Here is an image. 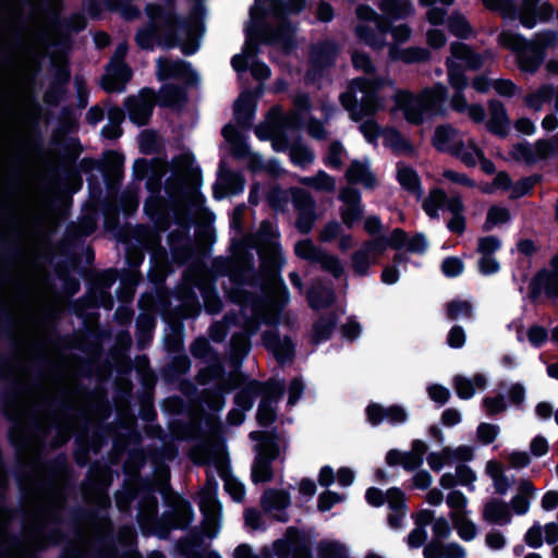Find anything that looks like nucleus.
<instances>
[{
  "label": "nucleus",
  "mask_w": 558,
  "mask_h": 558,
  "mask_svg": "<svg viewBox=\"0 0 558 558\" xmlns=\"http://www.w3.org/2000/svg\"><path fill=\"white\" fill-rule=\"evenodd\" d=\"M387 88L393 92L395 109L401 110L411 123H420L425 116H439L444 112L447 93L442 85L413 96L408 90H397L395 83L387 77L353 80L348 90L340 95V101L350 112L351 119L359 121L384 109L386 96L383 92Z\"/></svg>",
  "instance_id": "nucleus-1"
},
{
  "label": "nucleus",
  "mask_w": 558,
  "mask_h": 558,
  "mask_svg": "<svg viewBox=\"0 0 558 558\" xmlns=\"http://www.w3.org/2000/svg\"><path fill=\"white\" fill-rule=\"evenodd\" d=\"M148 23L138 29L135 40L142 49L155 46L166 48L179 45L185 54L198 48V26L196 23L181 22L170 11H162L156 5L147 7Z\"/></svg>",
  "instance_id": "nucleus-2"
},
{
  "label": "nucleus",
  "mask_w": 558,
  "mask_h": 558,
  "mask_svg": "<svg viewBox=\"0 0 558 558\" xmlns=\"http://www.w3.org/2000/svg\"><path fill=\"white\" fill-rule=\"evenodd\" d=\"M283 389L284 385L280 381H269L265 385L252 383L245 391L236 396L235 401L243 410H248L253 405L251 397L262 395L263 399L258 408L257 420L262 425H269L276 418L274 403L280 399Z\"/></svg>",
  "instance_id": "nucleus-3"
},
{
  "label": "nucleus",
  "mask_w": 558,
  "mask_h": 558,
  "mask_svg": "<svg viewBox=\"0 0 558 558\" xmlns=\"http://www.w3.org/2000/svg\"><path fill=\"white\" fill-rule=\"evenodd\" d=\"M356 15L360 20L355 27L357 37L373 49L384 48L388 32L384 19L367 5L357 7Z\"/></svg>",
  "instance_id": "nucleus-4"
},
{
  "label": "nucleus",
  "mask_w": 558,
  "mask_h": 558,
  "mask_svg": "<svg viewBox=\"0 0 558 558\" xmlns=\"http://www.w3.org/2000/svg\"><path fill=\"white\" fill-rule=\"evenodd\" d=\"M551 269L543 267L531 278L527 290L529 298L536 302L542 294L547 299H558V252L550 258Z\"/></svg>",
  "instance_id": "nucleus-5"
},
{
  "label": "nucleus",
  "mask_w": 558,
  "mask_h": 558,
  "mask_svg": "<svg viewBox=\"0 0 558 558\" xmlns=\"http://www.w3.org/2000/svg\"><path fill=\"white\" fill-rule=\"evenodd\" d=\"M277 111L274 109L271 116L255 129V133L260 140H270L275 150L282 151L287 149L288 144L282 135V126L298 128V114L295 112L287 116L284 119L274 117Z\"/></svg>",
  "instance_id": "nucleus-6"
},
{
  "label": "nucleus",
  "mask_w": 558,
  "mask_h": 558,
  "mask_svg": "<svg viewBox=\"0 0 558 558\" xmlns=\"http://www.w3.org/2000/svg\"><path fill=\"white\" fill-rule=\"evenodd\" d=\"M155 105V94L153 90H143L137 96L129 97L125 107L131 121L138 125L147 123Z\"/></svg>",
  "instance_id": "nucleus-7"
},
{
  "label": "nucleus",
  "mask_w": 558,
  "mask_h": 558,
  "mask_svg": "<svg viewBox=\"0 0 558 558\" xmlns=\"http://www.w3.org/2000/svg\"><path fill=\"white\" fill-rule=\"evenodd\" d=\"M433 541L424 548L425 558H451L450 545H444L442 539L450 535V526L446 519H436L433 523Z\"/></svg>",
  "instance_id": "nucleus-8"
},
{
  "label": "nucleus",
  "mask_w": 558,
  "mask_h": 558,
  "mask_svg": "<svg viewBox=\"0 0 558 558\" xmlns=\"http://www.w3.org/2000/svg\"><path fill=\"white\" fill-rule=\"evenodd\" d=\"M339 197L343 203L340 209L341 219L347 227L351 228L361 219L364 213V207L361 204V194L355 189L344 187L340 191Z\"/></svg>",
  "instance_id": "nucleus-9"
},
{
  "label": "nucleus",
  "mask_w": 558,
  "mask_h": 558,
  "mask_svg": "<svg viewBox=\"0 0 558 558\" xmlns=\"http://www.w3.org/2000/svg\"><path fill=\"white\" fill-rule=\"evenodd\" d=\"M255 245L262 257H267L274 263L278 262L280 256L277 241V230L270 222H262L256 234Z\"/></svg>",
  "instance_id": "nucleus-10"
},
{
  "label": "nucleus",
  "mask_w": 558,
  "mask_h": 558,
  "mask_svg": "<svg viewBox=\"0 0 558 558\" xmlns=\"http://www.w3.org/2000/svg\"><path fill=\"white\" fill-rule=\"evenodd\" d=\"M345 179L349 183L361 184L368 190L376 187L378 183L368 159L352 160L345 171Z\"/></svg>",
  "instance_id": "nucleus-11"
},
{
  "label": "nucleus",
  "mask_w": 558,
  "mask_h": 558,
  "mask_svg": "<svg viewBox=\"0 0 558 558\" xmlns=\"http://www.w3.org/2000/svg\"><path fill=\"white\" fill-rule=\"evenodd\" d=\"M131 78V70L124 62H110L102 77V87L107 92H123Z\"/></svg>",
  "instance_id": "nucleus-12"
},
{
  "label": "nucleus",
  "mask_w": 558,
  "mask_h": 558,
  "mask_svg": "<svg viewBox=\"0 0 558 558\" xmlns=\"http://www.w3.org/2000/svg\"><path fill=\"white\" fill-rule=\"evenodd\" d=\"M489 120L487 122V130L501 138L509 134L510 120L504 104L499 100L489 101Z\"/></svg>",
  "instance_id": "nucleus-13"
},
{
  "label": "nucleus",
  "mask_w": 558,
  "mask_h": 558,
  "mask_svg": "<svg viewBox=\"0 0 558 558\" xmlns=\"http://www.w3.org/2000/svg\"><path fill=\"white\" fill-rule=\"evenodd\" d=\"M483 518L489 523L506 525L512 518L510 506L501 499L492 498L484 506Z\"/></svg>",
  "instance_id": "nucleus-14"
},
{
  "label": "nucleus",
  "mask_w": 558,
  "mask_h": 558,
  "mask_svg": "<svg viewBox=\"0 0 558 558\" xmlns=\"http://www.w3.org/2000/svg\"><path fill=\"white\" fill-rule=\"evenodd\" d=\"M487 378L482 373H476L472 378L456 375V396L462 400H469L475 395V390H485Z\"/></svg>",
  "instance_id": "nucleus-15"
},
{
  "label": "nucleus",
  "mask_w": 558,
  "mask_h": 558,
  "mask_svg": "<svg viewBox=\"0 0 558 558\" xmlns=\"http://www.w3.org/2000/svg\"><path fill=\"white\" fill-rule=\"evenodd\" d=\"M515 56L519 69L530 74L536 73L545 60L544 50L531 43L530 48L521 50Z\"/></svg>",
  "instance_id": "nucleus-16"
},
{
  "label": "nucleus",
  "mask_w": 558,
  "mask_h": 558,
  "mask_svg": "<svg viewBox=\"0 0 558 558\" xmlns=\"http://www.w3.org/2000/svg\"><path fill=\"white\" fill-rule=\"evenodd\" d=\"M456 61H459L463 70L477 71L484 65L485 58L482 53L475 51L472 46L456 41Z\"/></svg>",
  "instance_id": "nucleus-17"
},
{
  "label": "nucleus",
  "mask_w": 558,
  "mask_h": 558,
  "mask_svg": "<svg viewBox=\"0 0 558 558\" xmlns=\"http://www.w3.org/2000/svg\"><path fill=\"white\" fill-rule=\"evenodd\" d=\"M199 507L206 518V533L208 536L214 537L217 531L210 530V526L216 524V520L219 512V506L211 490L202 492L199 496Z\"/></svg>",
  "instance_id": "nucleus-18"
},
{
  "label": "nucleus",
  "mask_w": 558,
  "mask_h": 558,
  "mask_svg": "<svg viewBox=\"0 0 558 558\" xmlns=\"http://www.w3.org/2000/svg\"><path fill=\"white\" fill-rule=\"evenodd\" d=\"M266 40L284 50H289L295 44L294 27L286 21H280L277 29L266 34Z\"/></svg>",
  "instance_id": "nucleus-19"
},
{
  "label": "nucleus",
  "mask_w": 558,
  "mask_h": 558,
  "mask_svg": "<svg viewBox=\"0 0 558 558\" xmlns=\"http://www.w3.org/2000/svg\"><path fill=\"white\" fill-rule=\"evenodd\" d=\"M264 342L280 362L287 361L293 353V343L288 338L281 340L272 332H267L264 335Z\"/></svg>",
  "instance_id": "nucleus-20"
},
{
  "label": "nucleus",
  "mask_w": 558,
  "mask_h": 558,
  "mask_svg": "<svg viewBox=\"0 0 558 558\" xmlns=\"http://www.w3.org/2000/svg\"><path fill=\"white\" fill-rule=\"evenodd\" d=\"M389 57L391 60H400L405 63L423 62L429 58V52L424 48L409 47L399 49L397 46L389 47Z\"/></svg>",
  "instance_id": "nucleus-21"
},
{
  "label": "nucleus",
  "mask_w": 558,
  "mask_h": 558,
  "mask_svg": "<svg viewBox=\"0 0 558 558\" xmlns=\"http://www.w3.org/2000/svg\"><path fill=\"white\" fill-rule=\"evenodd\" d=\"M189 73V64L183 61L159 59L157 61V75L159 80L183 77Z\"/></svg>",
  "instance_id": "nucleus-22"
},
{
  "label": "nucleus",
  "mask_w": 558,
  "mask_h": 558,
  "mask_svg": "<svg viewBox=\"0 0 558 558\" xmlns=\"http://www.w3.org/2000/svg\"><path fill=\"white\" fill-rule=\"evenodd\" d=\"M423 208L429 217H436L439 210L452 209V204L442 190L434 189L424 201Z\"/></svg>",
  "instance_id": "nucleus-23"
},
{
  "label": "nucleus",
  "mask_w": 558,
  "mask_h": 558,
  "mask_svg": "<svg viewBox=\"0 0 558 558\" xmlns=\"http://www.w3.org/2000/svg\"><path fill=\"white\" fill-rule=\"evenodd\" d=\"M497 43L500 47L508 49L515 54L525 48H530V41L519 33L511 31H501L498 34Z\"/></svg>",
  "instance_id": "nucleus-24"
},
{
  "label": "nucleus",
  "mask_w": 558,
  "mask_h": 558,
  "mask_svg": "<svg viewBox=\"0 0 558 558\" xmlns=\"http://www.w3.org/2000/svg\"><path fill=\"white\" fill-rule=\"evenodd\" d=\"M511 220L510 210L500 205H492L486 214V219L482 226L484 232L492 231L495 227L508 223Z\"/></svg>",
  "instance_id": "nucleus-25"
},
{
  "label": "nucleus",
  "mask_w": 558,
  "mask_h": 558,
  "mask_svg": "<svg viewBox=\"0 0 558 558\" xmlns=\"http://www.w3.org/2000/svg\"><path fill=\"white\" fill-rule=\"evenodd\" d=\"M380 9L392 19H404L414 12L410 0H383Z\"/></svg>",
  "instance_id": "nucleus-26"
},
{
  "label": "nucleus",
  "mask_w": 558,
  "mask_h": 558,
  "mask_svg": "<svg viewBox=\"0 0 558 558\" xmlns=\"http://www.w3.org/2000/svg\"><path fill=\"white\" fill-rule=\"evenodd\" d=\"M427 451V446L422 440H414L412 448L408 452H403L402 466L407 471H413L417 469Z\"/></svg>",
  "instance_id": "nucleus-27"
},
{
  "label": "nucleus",
  "mask_w": 558,
  "mask_h": 558,
  "mask_svg": "<svg viewBox=\"0 0 558 558\" xmlns=\"http://www.w3.org/2000/svg\"><path fill=\"white\" fill-rule=\"evenodd\" d=\"M290 505V496L283 490H267L262 498V506L266 511L282 510Z\"/></svg>",
  "instance_id": "nucleus-28"
},
{
  "label": "nucleus",
  "mask_w": 558,
  "mask_h": 558,
  "mask_svg": "<svg viewBox=\"0 0 558 558\" xmlns=\"http://www.w3.org/2000/svg\"><path fill=\"white\" fill-rule=\"evenodd\" d=\"M337 48L332 43H324L313 48L311 59L317 66H328L333 62Z\"/></svg>",
  "instance_id": "nucleus-29"
},
{
  "label": "nucleus",
  "mask_w": 558,
  "mask_h": 558,
  "mask_svg": "<svg viewBox=\"0 0 558 558\" xmlns=\"http://www.w3.org/2000/svg\"><path fill=\"white\" fill-rule=\"evenodd\" d=\"M300 183L320 192H333L336 189L335 179L325 171H318L313 177L301 178Z\"/></svg>",
  "instance_id": "nucleus-30"
},
{
  "label": "nucleus",
  "mask_w": 558,
  "mask_h": 558,
  "mask_svg": "<svg viewBox=\"0 0 558 558\" xmlns=\"http://www.w3.org/2000/svg\"><path fill=\"white\" fill-rule=\"evenodd\" d=\"M307 298L312 307L323 308L332 304L335 293L331 289L318 284L312 287L308 291Z\"/></svg>",
  "instance_id": "nucleus-31"
},
{
  "label": "nucleus",
  "mask_w": 558,
  "mask_h": 558,
  "mask_svg": "<svg viewBox=\"0 0 558 558\" xmlns=\"http://www.w3.org/2000/svg\"><path fill=\"white\" fill-rule=\"evenodd\" d=\"M251 438L259 441L257 457H264L271 461L278 456V448L272 437L260 432H253Z\"/></svg>",
  "instance_id": "nucleus-32"
},
{
  "label": "nucleus",
  "mask_w": 558,
  "mask_h": 558,
  "mask_svg": "<svg viewBox=\"0 0 558 558\" xmlns=\"http://www.w3.org/2000/svg\"><path fill=\"white\" fill-rule=\"evenodd\" d=\"M542 180L541 174H532L530 177H523L515 183L512 182L510 199H519L530 194L536 183Z\"/></svg>",
  "instance_id": "nucleus-33"
},
{
  "label": "nucleus",
  "mask_w": 558,
  "mask_h": 558,
  "mask_svg": "<svg viewBox=\"0 0 558 558\" xmlns=\"http://www.w3.org/2000/svg\"><path fill=\"white\" fill-rule=\"evenodd\" d=\"M482 408L487 416L495 417L508 409L506 398L501 393L496 396H486L482 399Z\"/></svg>",
  "instance_id": "nucleus-34"
},
{
  "label": "nucleus",
  "mask_w": 558,
  "mask_h": 558,
  "mask_svg": "<svg viewBox=\"0 0 558 558\" xmlns=\"http://www.w3.org/2000/svg\"><path fill=\"white\" fill-rule=\"evenodd\" d=\"M482 3L487 10L498 12L504 17L515 19L518 13L514 0H482Z\"/></svg>",
  "instance_id": "nucleus-35"
},
{
  "label": "nucleus",
  "mask_w": 558,
  "mask_h": 558,
  "mask_svg": "<svg viewBox=\"0 0 558 558\" xmlns=\"http://www.w3.org/2000/svg\"><path fill=\"white\" fill-rule=\"evenodd\" d=\"M254 112L253 100L250 94H242L234 104V113L238 121L246 124L252 119Z\"/></svg>",
  "instance_id": "nucleus-36"
},
{
  "label": "nucleus",
  "mask_w": 558,
  "mask_h": 558,
  "mask_svg": "<svg viewBox=\"0 0 558 558\" xmlns=\"http://www.w3.org/2000/svg\"><path fill=\"white\" fill-rule=\"evenodd\" d=\"M537 160H546L558 154V132L550 138H539L534 144Z\"/></svg>",
  "instance_id": "nucleus-37"
},
{
  "label": "nucleus",
  "mask_w": 558,
  "mask_h": 558,
  "mask_svg": "<svg viewBox=\"0 0 558 558\" xmlns=\"http://www.w3.org/2000/svg\"><path fill=\"white\" fill-rule=\"evenodd\" d=\"M290 158L294 165L306 167L314 161L315 155L303 143H296L290 147Z\"/></svg>",
  "instance_id": "nucleus-38"
},
{
  "label": "nucleus",
  "mask_w": 558,
  "mask_h": 558,
  "mask_svg": "<svg viewBox=\"0 0 558 558\" xmlns=\"http://www.w3.org/2000/svg\"><path fill=\"white\" fill-rule=\"evenodd\" d=\"M383 136L385 145L392 148L396 153L411 151L409 142L397 130L388 129L383 132Z\"/></svg>",
  "instance_id": "nucleus-39"
},
{
  "label": "nucleus",
  "mask_w": 558,
  "mask_h": 558,
  "mask_svg": "<svg viewBox=\"0 0 558 558\" xmlns=\"http://www.w3.org/2000/svg\"><path fill=\"white\" fill-rule=\"evenodd\" d=\"M510 156L513 160H523L526 165L530 166L537 161L534 149L526 141L514 144L510 150Z\"/></svg>",
  "instance_id": "nucleus-40"
},
{
  "label": "nucleus",
  "mask_w": 558,
  "mask_h": 558,
  "mask_svg": "<svg viewBox=\"0 0 558 558\" xmlns=\"http://www.w3.org/2000/svg\"><path fill=\"white\" fill-rule=\"evenodd\" d=\"M500 433V427L492 423H480L476 428V439L483 446L493 444Z\"/></svg>",
  "instance_id": "nucleus-41"
},
{
  "label": "nucleus",
  "mask_w": 558,
  "mask_h": 558,
  "mask_svg": "<svg viewBox=\"0 0 558 558\" xmlns=\"http://www.w3.org/2000/svg\"><path fill=\"white\" fill-rule=\"evenodd\" d=\"M501 240L496 235H486L477 240V253L481 256H494L501 248Z\"/></svg>",
  "instance_id": "nucleus-42"
},
{
  "label": "nucleus",
  "mask_w": 558,
  "mask_h": 558,
  "mask_svg": "<svg viewBox=\"0 0 558 558\" xmlns=\"http://www.w3.org/2000/svg\"><path fill=\"white\" fill-rule=\"evenodd\" d=\"M294 251L300 258L315 263L323 250L315 246L311 240H303L295 244Z\"/></svg>",
  "instance_id": "nucleus-43"
},
{
  "label": "nucleus",
  "mask_w": 558,
  "mask_h": 558,
  "mask_svg": "<svg viewBox=\"0 0 558 558\" xmlns=\"http://www.w3.org/2000/svg\"><path fill=\"white\" fill-rule=\"evenodd\" d=\"M476 36V31L468 19L456 10V39L468 40Z\"/></svg>",
  "instance_id": "nucleus-44"
},
{
  "label": "nucleus",
  "mask_w": 558,
  "mask_h": 558,
  "mask_svg": "<svg viewBox=\"0 0 558 558\" xmlns=\"http://www.w3.org/2000/svg\"><path fill=\"white\" fill-rule=\"evenodd\" d=\"M345 154L347 151L342 143L335 141L329 145L328 153L325 157V162L330 167L340 168L342 166Z\"/></svg>",
  "instance_id": "nucleus-45"
},
{
  "label": "nucleus",
  "mask_w": 558,
  "mask_h": 558,
  "mask_svg": "<svg viewBox=\"0 0 558 558\" xmlns=\"http://www.w3.org/2000/svg\"><path fill=\"white\" fill-rule=\"evenodd\" d=\"M292 203L298 213L315 209L314 198L304 190L292 191Z\"/></svg>",
  "instance_id": "nucleus-46"
},
{
  "label": "nucleus",
  "mask_w": 558,
  "mask_h": 558,
  "mask_svg": "<svg viewBox=\"0 0 558 558\" xmlns=\"http://www.w3.org/2000/svg\"><path fill=\"white\" fill-rule=\"evenodd\" d=\"M375 260V257L368 253L365 247H361L352 256V266L355 272L360 275L366 274L369 265Z\"/></svg>",
  "instance_id": "nucleus-47"
},
{
  "label": "nucleus",
  "mask_w": 558,
  "mask_h": 558,
  "mask_svg": "<svg viewBox=\"0 0 558 558\" xmlns=\"http://www.w3.org/2000/svg\"><path fill=\"white\" fill-rule=\"evenodd\" d=\"M109 118L111 123L106 125L101 133L105 137L117 138L121 135L120 122L123 119V112L119 108L110 110Z\"/></svg>",
  "instance_id": "nucleus-48"
},
{
  "label": "nucleus",
  "mask_w": 558,
  "mask_h": 558,
  "mask_svg": "<svg viewBox=\"0 0 558 558\" xmlns=\"http://www.w3.org/2000/svg\"><path fill=\"white\" fill-rule=\"evenodd\" d=\"M184 99L183 92L171 85H166L160 89L159 102L162 106H174Z\"/></svg>",
  "instance_id": "nucleus-49"
},
{
  "label": "nucleus",
  "mask_w": 558,
  "mask_h": 558,
  "mask_svg": "<svg viewBox=\"0 0 558 558\" xmlns=\"http://www.w3.org/2000/svg\"><path fill=\"white\" fill-rule=\"evenodd\" d=\"M270 460L257 457L252 470L254 482H267L271 478Z\"/></svg>",
  "instance_id": "nucleus-50"
},
{
  "label": "nucleus",
  "mask_w": 558,
  "mask_h": 558,
  "mask_svg": "<svg viewBox=\"0 0 558 558\" xmlns=\"http://www.w3.org/2000/svg\"><path fill=\"white\" fill-rule=\"evenodd\" d=\"M320 265L322 269L330 272L335 277H340L343 272V268L336 256L329 255L322 251L319 257L315 262Z\"/></svg>",
  "instance_id": "nucleus-51"
},
{
  "label": "nucleus",
  "mask_w": 558,
  "mask_h": 558,
  "mask_svg": "<svg viewBox=\"0 0 558 558\" xmlns=\"http://www.w3.org/2000/svg\"><path fill=\"white\" fill-rule=\"evenodd\" d=\"M468 84V78L464 75V70L456 62V112H460L463 109L464 97L462 95L463 88Z\"/></svg>",
  "instance_id": "nucleus-52"
},
{
  "label": "nucleus",
  "mask_w": 558,
  "mask_h": 558,
  "mask_svg": "<svg viewBox=\"0 0 558 558\" xmlns=\"http://www.w3.org/2000/svg\"><path fill=\"white\" fill-rule=\"evenodd\" d=\"M322 558H347L345 547L338 542H323L319 545Z\"/></svg>",
  "instance_id": "nucleus-53"
},
{
  "label": "nucleus",
  "mask_w": 558,
  "mask_h": 558,
  "mask_svg": "<svg viewBox=\"0 0 558 558\" xmlns=\"http://www.w3.org/2000/svg\"><path fill=\"white\" fill-rule=\"evenodd\" d=\"M386 502L390 511L407 510L405 496L399 488L392 487L386 492Z\"/></svg>",
  "instance_id": "nucleus-54"
},
{
  "label": "nucleus",
  "mask_w": 558,
  "mask_h": 558,
  "mask_svg": "<svg viewBox=\"0 0 558 558\" xmlns=\"http://www.w3.org/2000/svg\"><path fill=\"white\" fill-rule=\"evenodd\" d=\"M333 323L329 319H319L313 327L312 340L319 343L330 337L333 330Z\"/></svg>",
  "instance_id": "nucleus-55"
},
{
  "label": "nucleus",
  "mask_w": 558,
  "mask_h": 558,
  "mask_svg": "<svg viewBox=\"0 0 558 558\" xmlns=\"http://www.w3.org/2000/svg\"><path fill=\"white\" fill-rule=\"evenodd\" d=\"M219 472L225 480L226 490L232 496V498L235 501H241L244 497V488L242 484L227 475V471L225 470L223 466L220 468Z\"/></svg>",
  "instance_id": "nucleus-56"
},
{
  "label": "nucleus",
  "mask_w": 558,
  "mask_h": 558,
  "mask_svg": "<svg viewBox=\"0 0 558 558\" xmlns=\"http://www.w3.org/2000/svg\"><path fill=\"white\" fill-rule=\"evenodd\" d=\"M476 480V473L464 463H456V486H470Z\"/></svg>",
  "instance_id": "nucleus-57"
},
{
  "label": "nucleus",
  "mask_w": 558,
  "mask_h": 558,
  "mask_svg": "<svg viewBox=\"0 0 558 558\" xmlns=\"http://www.w3.org/2000/svg\"><path fill=\"white\" fill-rule=\"evenodd\" d=\"M456 532L463 541L470 542L475 537L477 529L472 521L456 517Z\"/></svg>",
  "instance_id": "nucleus-58"
},
{
  "label": "nucleus",
  "mask_w": 558,
  "mask_h": 558,
  "mask_svg": "<svg viewBox=\"0 0 558 558\" xmlns=\"http://www.w3.org/2000/svg\"><path fill=\"white\" fill-rule=\"evenodd\" d=\"M451 140V128L447 125H440L435 131L433 140L434 146L438 150H450Z\"/></svg>",
  "instance_id": "nucleus-59"
},
{
  "label": "nucleus",
  "mask_w": 558,
  "mask_h": 558,
  "mask_svg": "<svg viewBox=\"0 0 558 558\" xmlns=\"http://www.w3.org/2000/svg\"><path fill=\"white\" fill-rule=\"evenodd\" d=\"M527 339L533 347L541 348L548 339L547 329L534 324L527 329Z\"/></svg>",
  "instance_id": "nucleus-60"
},
{
  "label": "nucleus",
  "mask_w": 558,
  "mask_h": 558,
  "mask_svg": "<svg viewBox=\"0 0 558 558\" xmlns=\"http://www.w3.org/2000/svg\"><path fill=\"white\" fill-rule=\"evenodd\" d=\"M399 182L410 191H416L418 189V178L416 173L410 168H399L398 170Z\"/></svg>",
  "instance_id": "nucleus-61"
},
{
  "label": "nucleus",
  "mask_w": 558,
  "mask_h": 558,
  "mask_svg": "<svg viewBox=\"0 0 558 558\" xmlns=\"http://www.w3.org/2000/svg\"><path fill=\"white\" fill-rule=\"evenodd\" d=\"M428 464L432 470L440 471L445 465L451 463V453L449 449H445L441 452H432L427 458Z\"/></svg>",
  "instance_id": "nucleus-62"
},
{
  "label": "nucleus",
  "mask_w": 558,
  "mask_h": 558,
  "mask_svg": "<svg viewBox=\"0 0 558 558\" xmlns=\"http://www.w3.org/2000/svg\"><path fill=\"white\" fill-rule=\"evenodd\" d=\"M316 219H317V215H316L315 209L307 210V211L306 210L301 211V213H298V219H296L295 226H296L298 230L301 231L302 233H307L312 230L313 225Z\"/></svg>",
  "instance_id": "nucleus-63"
},
{
  "label": "nucleus",
  "mask_w": 558,
  "mask_h": 558,
  "mask_svg": "<svg viewBox=\"0 0 558 558\" xmlns=\"http://www.w3.org/2000/svg\"><path fill=\"white\" fill-rule=\"evenodd\" d=\"M477 266L478 271L484 276L495 275L500 270V264L494 256H481Z\"/></svg>",
  "instance_id": "nucleus-64"
}]
</instances>
